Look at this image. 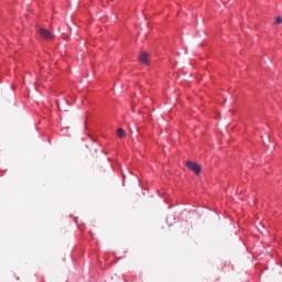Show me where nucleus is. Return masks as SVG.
<instances>
[{
  "instance_id": "obj_1",
  "label": "nucleus",
  "mask_w": 282,
  "mask_h": 282,
  "mask_svg": "<svg viewBox=\"0 0 282 282\" xmlns=\"http://www.w3.org/2000/svg\"><path fill=\"white\" fill-rule=\"evenodd\" d=\"M186 166L187 169H189V171H193L196 175H199L202 173V166H199L197 163L193 161H187Z\"/></svg>"
},
{
  "instance_id": "obj_2",
  "label": "nucleus",
  "mask_w": 282,
  "mask_h": 282,
  "mask_svg": "<svg viewBox=\"0 0 282 282\" xmlns=\"http://www.w3.org/2000/svg\"><path fill=\"white\" fill-rule=\"evenodd\" d=\"M37 32L40 36H42V39H46V41L54 39V34L47 31V29H39Z\"/></svg>"
},
{
  "instance_id": "obj_3",
  "label": "nucleus",
  "mask_w": 282,
  "mask_h": 282,
  "mask_svg": "<svg viewBox=\"0 0 282 282\" xmlns=\"http://www.w3.org/2000/svg\"><path fill=\"white\" fill-rule=\"evenodd\" d=\"M139 61L143 65H149V55H148V53L147 52H141L140 55H139Z\"/></svg>"
},
{
  "instance_id": "obj_4",
  "label": "nucleus",
  "mask_w": 282,
  "mask_h": 282,
  "mask_svg": "<svg viewBox=\"0 0 282 282\" xmlns=\"http://www.w3.org/2000/svg\"><path fill=\"white\" fill-rule=\"evenodd\" d=\"M117 135H118V138H124V129L118 128L117 129Z\"/></svg>"
},
{
  "instance_id": "obj_5",
  "label": "nucleus",
  "mask_w": 282,
  "mask_h": 282,
  "mask_svg": "<svg viewBox=\"0 0 282 282\" xmlns=\"http://www.w3.org/2000/svg\"><path fill=\"white\" fill-rule=\"evenodd\" d=\"M281 23H282V18H281V17H278V18L275 19V21H274V24H275V25H281Z\"/></svg>"
}]
</instances>
